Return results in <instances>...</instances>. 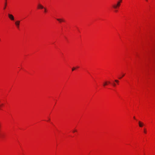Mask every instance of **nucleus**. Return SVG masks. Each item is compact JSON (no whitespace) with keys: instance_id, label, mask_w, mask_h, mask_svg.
Segmentation results:
<instances>
[{"instance_id":"obj_21","label":"nucleus","mask_w":155,"mask_h":155,"mask_svg":"<svg viewBox=\"0 0 155 155\" xmlns=\"http://www.w3.org/2000/svg\"><path fill=\"white\" fill-rule=\"evenodd\" d=\"M134 119H135V117H134Z\"/></svg>"},{"instance_id":"obj_15","label":"nucleus","mask_w":155,"mask_h":155,"mask_svg":"<svg viewBox=\"0 0 155 155\" xmlns=\"http://www.w3.org/2000/svg\"><path fill=\"white\" fill-rule=\"evenodd\" d=\"M113 85L114 86H115V85H116V84L115 83H113Z\"/></svg>"},{"instance_id":"obj_3","label":"nucleus","mask_w":155,"mask_h":155,"mask_svg":"<svg viewBox=\"0 0 155 155\" xmlns=\"http://www.w3.org/2000/svg\"><path fill=\"white\" fill-rule=\"evenodd\" d=\"M138 124L140 127H142L144 125L143 123L140 121H139Z\"/></svg>"},{"instance_id":"obj_14","label":"nucleus","mask_w":155,"mask_h":155,"mask_svg":"<svg viewBox=\"0 0 155 155\" xmlns=\"http://www.w3.org/2000/svg\"><path fill=\"white\" fill-rule=\"evenodd\" d=\"M115 81L116 82H117V83H118L119 82V81L117 80H115Z\"/></svg>"},{"instance_id":"obj_18","label":"nucleus","mask_w":155,"mask_h":155,"mask_svg":"<svg viewBox=\"0 0 155 155\" xmlns=\"http://www.w3.org/2000/svg\"><path fill=\"white\" fill-rule=\"evenodd\" d=\"M76 130H74L73 132H76Z\"/></svg>"},{"instance_id":"obj_17","label":"nucleus","mask_w":155,"mask_h":155,"mask_svg":"<svg viewBox=\"0 0 155 155\" xmlns=\"http://www.w3.org/2000/svg\"><path fill=\"white\" fill-rule=\"evenodd\" d=\"M122 76L121 77H120L119 78V79H120L121 78H122Z\"/></svg>"},{"instance_id":"obj_1","label":"nucleus","mask_w":155,"mask_h":155,"mask_svg":"<svg viewBox=\"0 0 155 155\" xmlns=\"http://www.w3.org/2000/svg\"><path fill=\"white\" fill-rule=\"evenodd\" d=\"M8 16L9 19L12 21L14 20V16L12 14H8Z\"/></svg>"},{"instance_id":"obj_19","label":"nucleus","mask_w":155,"mask_h":155,"mask_svg":"<svg viewBox=\"0 0 155 155\" xmlns=\"http://www.w3.org/2000/svg\"><path fill=\"white\" fill-rule=\"evenodd\" d=\"M107 83H108L109 84H110V81H108V82H107Z\"/></svg>"},{"instance_id":"obj_8","label":"nucleus","mask_w":155,"mask_h":155,"mask_svg":"<svg viewBox=\"0 0 155 155\" xmlns=\"http://www.w3.org/2000/svg\"><path fill=\"white\" fill-rule=\"evenodd\" d=\"M120 6V5H117V4L116 5H114L113 6V7L114 8L116 9L117 8V7H119Z\"/></svg>"},{"instance_id":"obj_6","label":"nucleus","mask_w":155,"mask_h":155,"mask_svg":"<svg viewBox=\"0 0 155 155\" xmlns=\"http://www.w3.org/2000/svg\"><path fill=\"white\" fill-rule=\"evenodd\" d=\"M122 0H119L117 2V5H120V3L122 2Z\"/></svg>"},{"instance_id":"obj_9","label":"nucleus","mask_w":155,"mask_h":155,"mask_svg":"<svg viewBox=\"0 0 155 155\" xmlns=\"http://www.w3.org/2000/svg\"><path fill=\"white\" fill-rule=\"evenodd\" d=\"M107 81H106V82H104V83L103 85V86H105L106 85H107Z\"/></svg>"},{"instance_id":"obj_20","label":"nucleus","mask_w":155,"mask_h":155,"mask_svg":"<svg viewBox=\"0 0 155 155\" xmlns=\"http://www.w3.org/2000/svg\"><path fill=\"white\" fill-rule=\"evenodd\" d=\"M77 68H79V67H77Z\"/></svg>"},{"instance_id":"obj_13","label":"nucleus","mask_w":155,"mask_h":155,"mask_svg":"<svg viewBox=\"0 0 155 155\" xmlns=\"http://www.w3.org/2000/svg\"><path fill=\"white\" fill-rule=\"evenodd\" d=\"M75 69V68L74 67L72 69V71H74V70Z\"/></svg>"},{"instance_id":"obj_2","label":"nucleus","mask_w":155,"mask_h":155,"mask_svg":"<svg viewBox=\"0 0 155 155\" xmlns=\"http://www.w3.org/2000/svg\"><path fill=\"white\" fill-rule=\"evenodd\" d=\"M20 23V21H17L15 22V24L17 28H19Z\"/></svg>"},{"instance_id":"obj_22","label":"nucleus","mask_w":155,"mask_h":155,"mask_svg":"<svg viewBox=\"0 0 155 155\" xmlns=\"http://www.w3.org/2000/svg\"><path fill=\"white\" fill-rule=\"evenodd\" d=\"M146 0L147 1V0Z\"/></svg>"},{"instance_id":"obj_12","label":"nucleus","mask_w":155,"mask_h":155,"mask_svg":"<svg viewBox=\"0 0 155 155\" xmlns=\"http://www.w3.org/2000/svg\"><path fill=\"white\" fill-rule=\"evenodd\" d=\"M144 132L145 133V134L147 132H146V130L145 129H144Z\"/></svg>"},{"instance_id":"obj_5","label":"nucleus","mask_w":155,"mask_h":155,"mask_svg":"<svg viewBox=\"0 0 155 155\" xmlns=\"http://www.w3.org/2000/svg\"><path fill=\"white\" fill-rule=\"evenodd\" d=\"M57 20L58 21L60 22H64V20L63 19H59V18H57Z\"/></svg>"},{"instance_id":"obj_4","label":"nucleus","mask_w":155,"mask_h":155,"mask_svg":"<svg viewBox=\"0 0 155 155\" xmlns=\"http://www.w3.org/2000/svg\"><path fill=\"white\" fill-rule=\"evenodd\" d=\"M38 8L43 9L44 8V7L40 4H39L38 5Z\"/></svg>"},{"instance_id":"obj_11","label":"nucleus","mask_w":155,"mask_h":155,"mask_svg":"<svg viewBox=\"0 0 155 155\" xmlns=\"http://www.w3.org/2000/svg\"><path fill=\"white\" fill-rule=\"evenodd\" d=\"M3 105V104H0V109H1V107Z\"/></svg>"},{"instance_id":"obj_7","label":"nucleus","mask_w":155,"mask_h":155,"mask_svg":"<svg viewBox=\"0 0 155 155\" xmlns=\"http://www.w3.org/2000/svg\"><path fill=\"white\" fill-rule=\"evenodd\" d=\"M6 6H7V2H6V0H5V3L4 6L3 8V9L5 10V9Z\"/></svg>"},{"instance_id":"obj_10","label":"nucleus","mask_w":155,"mask_h":155,"mask_svg":"<svg viewBox=\"0 0 155 155\" xmlns=\"http://www.w3.org/2000/svg\"><path fill=\"white\" fill-rule=\"evenodd\" d=\"M44 12H46V9L45 8H44Z\"/></svg>"},{"instance_id":"obj_16","label":"nucleus","mask_w":155,"mask_h":155,"mask_svg":"<svg viewBox=\"0 0 155 155\" xmlns=\"http://www.w3.org/2000/svg\"><path fill=\"white\" fill-rule=\"evenodd\" d=\"M124 74H123L122 76V77H123L124 76Z\"/></svg>"}]
</instances>
